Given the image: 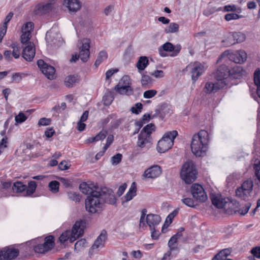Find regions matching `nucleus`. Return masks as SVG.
Listing matches in <instances>:
<instances>
[{"label":"nucleus","mask_w":260,"mask_h":260,"mask_svg":"<svg viewBox=\"0 0 260 260\" xmlns=\"http://www.w3.org/2000/svg\"><path fill=\"white\" fill-rule=\"evenodd\" d=\"M113 100V98L110 95H105L103 97L104 105L106 106L110 105Z\"/></svg>","instance_id":"338daca9"},{"label":"nucleus","mask_w":260,"mask_h":260,"mask_svg":"<svg viewBox=\"0 0 260 260\" xmlns=\"http://www.w3.org/2000/svg\"><path fill=\"white\" fill-rule=\"evenodd\" d=\"M63 6L68 9L71 15L75 14L81 8V3L79 0H63Z\"/></svg>","instance_id":"f3484780"},{"label":"nucleus","mask_w":260,"mask_h":260,"mask_svg":"<svg viewBox=\"0 0 260 260\" xmlns=\"http://www.w3.org/2000/svg\"><path fill=\"white\" fill-rule=\"evenodd\" d=\"M145 134L140 133L138 135L137 144V146L141 148L147 146L149 147L152 144L151 136H147Z\"/></svg>","instance_id":"6ab92c4d"},{"label":"nucleus","mask_w":260,"mask_h":260,"mask_svg":"<svg viewBox=\"0 0 260 260\" xmlns=\"http://www.w3.org/2000/svg\"><path fill=\"white\" fill-rule=\"evenodd\" d=\"M22 32L21 42L22 44V46L26 45V44H27V43H31L29 41V39L31 37L30 32Z\"/></svg>","instance_id":"8fccbe9b"},{"label":"nucleus","mask_w":260,"mask_h":260,"mask_svg":"<svg viewBox=\"0 0 260 260\" xmlns=\"http://www.w3.org/2000/svg\"><path fill=\"white\" fill-rule=\"evenodd\" d=\"M22 56L28 61H31L35 55V47L33 43H27L26 45L22 46Z\"/></svg>","instance_id":"dca6fc26"},{"label":"nucleus","mask_w":260,"mask_h":260,"mask_svg":"<svg viewBox=\"0 0 260 260\" xmlns=\"http://www.w3.org/2000/svg\"><path fill=\"white\" fill-rule=\"evenodd\" d=\"M52 7V4L50 3L38 5L35 8V14L39 15L46 14L51 10Z\"/></svg>","instance_id":"bb28decb"},{"label":"nucleus","mask_w":260,"mask_h":260,"mask_svg":"<svg viewBox=\"0 0 260 260\" xmlns=\"http://www.w3.org/2000/svg\"><path fill=\"white\" fill-rule=\"evenodd\" d=\"M79 188L81 192L85 194L91 196L95 191H99V188L95 187H92L86 182H83L80 185Z\"/></svg>","instance_id":"a878e982"},{"label":"nucleus","mask_w":260,"mask_h":260,"mask_svg":"<svg viewBox=\"0 0 260 260\" xmlns=\"http://www.w3.org/2000/svg\"><path fill=\"white\" fill-rule=\"evenodd\" d=\"M106 239V232L103 231L98 236L91 247L92 249H97L100 246L103 247Z\"/></svg>","instance_id":"cd10ccee"},{"label":"nucleus","mask_w":260,"mask_h":260,"mask_svg":"<svg viewBox=\"0 0 260 260\" xmlns=\"http://www.w3.org/2000/svg\"><path fill=\"white\" fill-rule=\"evenodd\" d=\"M190 192L193 198L200 202H205L207 200V196L202 185L194 184L190 188Z\"/></svg>","instance_id":"423d86ee"},{"label":"nucleus","mask_w":260,"mask_h":260,"mask_svg":"<svg viewBox=\"0 0 260 260\" xmlns=\"http://www.w3.org/2000/svg\"><path fill=\"white\" fill-rule=\"evenodd\" d=\"M155 126L154 124L150 123L146 125L141 131L142 133L146 134L147 136H151L152 132L154 131Z\"/></svg>","instance_id":"a18cd8bd"},{"label":"nucleus","mask_w":260,"mask_h":260,"mask_svg":"<svg viewBox=\"0 0 260 260\" xmlns=\"http://www.w3.org/2000/svg\"><path fill=\"white\" fill-rule=\"evenodd\" d=\"M254 83L256 86V93L260 98V70L256 69L254 73Z\"/></svg>","instance_id":"4c0bfd02"},{"label":"nucleus","mask_w":260,"mask_h":260,"mask_svg":"<svg viewBox=\"0 0 260 260\" xmlns=\"http://www.w3.org/2000/svg\"><path fill=\"white\" fill-rule=\"evenodd\" d=\"M198 172L196 166L191 160H188L182 166L180 172L181 179L186 184H190L194 181L197 177Z\"/></svg>","instance_id":"f03ea898"},{"label":"nucleus","mask_w":260,"mask_h":260,"mask_svg":"<svg viewBox=\"0 0 260 260\" xmlns=\"http://www.w3.org/2000/svg\"><path fill=\"white\" fill-rule=\"evenodd\" d=\"M137 190V189L136 183L135 182H133L132 183L128 192L122 199L123 200L122 204H123L125 202H127L132 200L136 196Z\"/></svg>","instance_id":"393cba45"},{"label":"nucleus","mask_w":260,"mask_h":260,"mask_svg":"<svg viewBox=\"0 0 260 260\" xmlns=\"http://www.w3.org/2000/svg\"><path fill=\"white\" fill-rule=\"evenodd\" d=\"M27 118V116H26L23 112H20L19 114L15 116V120L17 124L21 123L24 122Z\"/></svg>","instance_id":"3c124183"},{"label":"nucleus","mask_w":260,"mask_h":260,"mask_svg":"<svg viewBox=\"0 0 260 260\" xmlns=\"http://www.w3.org/2000/svg\"><path fill=\"white\" fill-rule=\"evenodd\" d=\"M122 155L120 153H117L111 157V163L113 165H117L121 161Z\"/></svg>","instance_id":"4d7b16f0"},{"label":"nucleus","mask_w":260,"mask_h":260,"mask_svg":"<svg viewBox=\"0 0 260 260\" xmlns=\"http://www.w3.org/2000/svg\"><path fill=\"white\" fill-rule=\"evenodd\" d=\"M226 85L225 81H216L215 82H208L204 88L205 92L208 94L216 92L219 89Z\"/></svg>","instance_id":"f8f14e48"},{"label":"nucleus","mask_w":260,"mask_h":260,"mask_svg":"<svg viewBox=\"0 0 260 260\" xmlns=\"http://www.w3.org/2000/svg\"><path fill=\"white\" fill-rule=\"evenodd\" d=\"M115 91L121 95H131L133 94L134 90L132 87L115 86Z\"/></svg>","instance_id":"473e14b6"},{"label":"nucleus","mask_w":260,"mask_h":260,"mask_svg":"<svg viewBox=\"0 0 260 260\" xmlns=\"http://www.w3.org/2000/svg\"><path fill=\"white\" fill-rule=\"evenodd\" d=\"M251 203H247L245 205V206L243 208L235 211V212L238 213L241 215H245L248 212L251 207Z\"/></svg>","instance_id":"603ef678"},{"label":"nucleus","mask_w":260,"mask_h":260,"mask_svg":"<svg viewBox=\"0 0 260 260\" xmlns=\"http://www.w3.org/2000/svg\"><path fill=\"white\" fill-rule=\"evenodd\" d=\"M37 188V183L34 181H31L28 182V186H26V189L25 192V197L31 196L36 191Z\"/></svg>","instance_id":"e433bc0d"},{"label":"nucleus","mask_w":260,"mask_h":260,"mask_svg":"<svg viewBox=\"0 0 260 260\" xmlns=\"http://www.w3.org/2000/svg\"><path fill=\"white\" fill-rule=\"evenodd\" d=\"M181 201L183 204L189 207H193L195 206L194 202L191 198H184L182 199Z\"/></svg>","instance_id":"e2e57ef3"},{"label":"nucleus","mask_w":260,"mask_h":260,"mask_svg":"<svg viewBox=\"0 0 260 260\" xmlns=\"http://www.w3.org/2000/svg\"><path fill=\"white\" fill-rule=\"evenodd\" d=\"M107 57L108 55L105 51L102 50L100 51L94 62V66L96 67H98L104 60H106Z\"/></svg>","instance_id":"a19ab883"},{"label":"nucleus","mask_w":260,"mask_h":260,"mask_svg":"<svg viewBox=\"0 0 260 260\" xmlns=\"http://www.w3.org/2000/svg\"><path fill=\"white\" fill-rule=\"evenodd\" d=\"M182 236V234L181 232H177L175 235L173 236L169 240L168 245L171 250H174L176 247L174 246V245L177 243L178 239Z\"/></svg>","instance_id":"c9c22d12"},{"label":"nucleus","mask_w":260,"mask_h":260,"mask_svg":"<svg viewBox=\"0 0 260 260\" xmlns=\"http://www.w3.org/2000/svg\"><path fill=\"white\" fill-rule=\"evenodd\" d=\"M236 196L243 200H246L249 196V193L246 192L245 190H244L242 187H239L236 190Z\"/></svg>","instance_id":"37998d69"},{"label":"nucleus","mask_w":260,"mask_h":260,"mask_svg":"<svg viewBox=\"0 0 260 260\" xmlns=\"http://www.w3.org/2000/svg\"><path fill=\"white\" fill-rule=\"evenodd\" d=\"M150 75L156 78H160L164 77V73L162 70H155L153 72L151 73Z\"/></svg>","instance_id":"774afa93"},{"label":"nucleus","mask_w":260,"mask_h":260,"mask_svg":"<svg viewBox=\"0 0 260 260\" xmlns=\"http://www.w3.org/2000/svg\"><path fill=\"white\" fill-rule=\"evenodd\" d=\"M18 249L11 247H7L0 251V260H11L15 259L19 254Z\"/></svg>","instance_id":"9b49d317"},{"label":"nucleus","mask_w":260,"mask_h":260,"mask_svg":"<svg viewBox=\"0 0 260 260\" xmlns=\"http://www.w3.org/2000/svg\"><path fill=\"white\" fill-rule=\"evenodd\" d=\"M209 134L205 130H201L193 136L191 143V151L197 157L203 156L208 149Z\"/></svg>","instance_id":"f257e3e1"},{"label":"nucleus","mask_w":260,"mask_h":260,"mask_svg":"<svg viewBox=\"0 0 260 260\" xmlns=\"http://www.w3.org/2000/svg\"><path fill=\"white\" fill-rule=\"evenodd\" d=\"M71 237H72V234L71 231L67 230L60 235L59 238V241L61 243H63L69 240L71 242Z\"/></svg>","instance_id":"c03bdc74"},{"label":"nucleus","mask_w":260,"mask_h":260,"mask_svg":"<svg viewBox=\"0 0 260 260\" xmlns=\"http://www.w3.org/2000/svg\"><path fill=\"white\" fill-rule=\"evenodd\" d=\"M38 67L42 73L49 79H53L55 76V70L54 68L45 63L44 60L40 59L37 61Z\"/></svg>","instance_id":"1a4fd4ad"},{"label":"nucleus","mask_w":260,"mask_h":260,"mask_svg":"<svg viewBox=\"0 0 260 260\" xmlns=\"http://www.w3.org/2000/svg\"><path fill=\"white\" fill-rule=\"evenodd\" d=\"M151 82V78L148 75H143L142 76L141 83L142 86H145Z\"/></svg>","instance_id":"052dcab7"},{"label":"nucleus","mask_w":260,"mask_h":260,"mask_svg":"<svg viewBox=\"0 0 260 260\" xmlns=\"http://www.w3.org/2000/svg\"><path fill=\"white\" fill-rule=\"evenodd\" d=\"M210 198L213 205L219 209L225 208L226 204H228V202L230 200L228 198H222L221 197L213 194L211 196Z\"/></svg>","instance_id":"412c9836"},{"label":"nucleus","mask_w":260,"mask_h":260,"mask_svg":"<svg viewBox=\"0 0 260 260\" xmlns=\"http://www.w3.org/2000/svg\"><path fill=\"white\" fill-rule=\"evenodd\" d=\"M231 250L230 249L225 248L220 251L212 259V260H225L227 256L230 255Z\"/></svg>","instance_id":"f704fd0d"},{"label":"nucleus","mask_w":260,"mask_h":260,"mask_svg":"<svg viewBox=\"0 0 260 260\" xmlns=\"http://www.w3.org/2000/svg\"><path fill=\"white\" fill-rule=\"evenodd\" d=\"M166 34L176 33L179 31V25L176 23H171L165 29Z\"/></svg>","instance_id":"79ce46f5"},{"label":"nucleus","mask_w":260,"mask_h":260,"mask_svg":"<svg viewBox=\"0 0 260 260\" xmlns=\"http://www.w3.org/2000/svg\"><path fill=\"white\" fill-rule=\"evenodd\" d=\"M51 120L50 119L46 118H42L38 121L39 126H46L50 124Z\"/></svg>","instance_id":"69168bd1"},{"label":"nucleus","mask_w":260,"mask_h":260,"mask_svg":"<svg viewBox=\"0 0 260 260\" xmlns=\"http://www.w3.org/2000/svg\"><path fill=\"white\" fill-rule=\"evenodd\" d=\"M131 79L128 76L125 75L122 77L119 83L116 86H125V87H131Z\"/></svg>","instance_id":"49530a36"},{"label":"nucleus","mask_w":260,"mask_h":260,"mask_svg":"<svg viewBox=\"0 0 260 260\" xmlns=\"http://www.w3.org/2000/svg\"><path fill=\"white\" fill-rule=\"evenodd\" d=\"M86 246V241L85 239H82L77 241L75 244V249H79L80 248Z\"/></svg>","instance_id":"680f3d73"},{"label":"nucleus","mask_w":260,"mask_h":260,"mask_svg":"<svg viewBox=\"0 0 260 260\" xmlns=\"http://www.w3.org/2000/svg\"><path fill=\"white\" fill-rule=\"evenodd\" d=\"M251 253L257 258H260V246H256L251 250Z\"/></svg>","instance_id":"0e129e2a"},{"label":"nucleus","mask_w":260,"mask_h":260,"mask_svg":"<svg viewBox=\"0 0 260 260\" xmlns=\"http://www.w3.org/2000/svg\"><path fill=\"white\" fill-rule=\"evenodd\" d=\"M178 135V132L176 131H172L166 133L161 139L164 140L167 142H170L173 146L174 144V140Z\"/></svg>","instance_id":"72a5a7b5"},{"label":"nucleus","mask_w":260,"mask_h":260,"mask_svg":"<svg viewBox=\"0 0 260 260\" xmlns=\"http://www.w3.org/2000/svg\"><path fill=\"white\" fill-rule=\"evenodd\" d=\"M100 191V198L103 203H108L110 205H115L116 199L112 189L107 187L99 188Z\"/></svg>","instance_id":"6e6552de"},{"label":"nucleus","mask_w":260,"mask_h":260,"mask_svg":"<svg viewBox=\"0 0 260 260\" xmlns=\"http://www.w3.org/2000/svg\"><path fill=\"white\" fill-rule=\"evenodd\" d=\"M85 223L82 220L77 221L74 224L72 230V237L71 238V243L74 242L77 239L81 237L84 234Z\"/></svg>","instance_id":"9d476101"},{"label":"nucleus","mask_w":260,"mask_h":260,"mask_svg":"<svg viewBox=\"0 0 260 260\" xmlns=\"http://www.w3.org/2000/svg\"><path fill=\"white\" fill-rule=\"evenodd\" d=\"M172 146L170 142H167L164 140L160 139L157 143V150L159 153H164L171 149Z\"/></svg>","instance_id":"c85d7f7f"},{"label":"nucleus","mask_w":260,"mask_h":260,"mask_svg":"<svg viewBox=\"0 0 260 260\" xmlns=\"http://www.w3.org/2000/svg\"><path fill=\"white\" fill-rule=\"evenodd\" d=\"M242 16L239 15L236 13H228L224 16V19L228 21H231L232 20H236L240 18Z\"/></svg>","instance_id":"13d9d810"},{"label":"nucleus","mask_w":260,"mask_h":260,"mask_svg":"<svg viewBox=\"0 0 260 260\" xmlns=\"http://www.w3.org/2000/svg\"><path fill=\"white\" fill-rule=\"evenodd\" d=\"M68 197L71 200L79 202L81 199V196L79 193L75 192H69L68 193Z\"/></svg>","instance_id":"5fc2aeb1"},{"label":"nucleus","mask_w":260,"mask_h":260,"mask_svg":"<svg viewBox=\"0 0 260 260\" xmlns=\"http://www.w3.org/2000/svg\"><path fill=\"white\" fill-rule=\"evenodd\" d=\"M12 190L14 193H22L24 196L26 185L24 184L22 182H15L12 187Z\"/></svg>","instance_id":"c756f323"},{"label":"nucleus","mask_w":260,"mask_h":260,"mask_svg":"<svg viewBox=\"0 0 260 260\" xmlns=\"http://www.w3.org/2000/svg\"><path fill=\"white\" fill-rule=\"evenodd\" d=\"M107 135V131L102 130L95 137L89 138L87 140L89 143H92L93 142L103 140L106 138Z\"/></svg>","instance_id":"58836bf2"},{"label":"nucleus","mask_w":260,"mask_h":260,"mask_svg":"<svg viewBox=\"0 0 260 260\" xmlns=\"http://www.w3.org/2000/svg\"><path fill=\"white\" fill-rule=\"evenodd\" d=\"M50 190L53 193H56L59 190V183L57 181H52L48 185Z\"/></svg>","instance_id":"09e8293b"},{"label":"nucleus","mask_w":260,"mask_h":260,"mask_svg":"<svg viewBox=\"0 0 260 260\" xmlns=\"http://www.w3.org/2000/svg\"><path fill=\"white\" fill-rule=\"evenodd\" d=\"M161 173L160 167L157 165H155L147 169L145 171L143 176L148 178H155L159 176Z\"/></svg>","instance_id":"aec40b11"},{"label":"nucleus","mask_w":260,"mask_h":260,"mask_svg":"<svg viewBox=\"0 0 260 260\" xmlns=\"http://www.w3.org/2000/svg\"><path fill=\"white\" fill-rule=\"evenodd\" d=\"M149 64L148 59L146 56H140L136 64V67L140 73L147 67Z\"/></svg>","instance_id":"2f4dec72"},{"label":"nucleus","mask_w":260,"mask_h":260,"mask_svg":"<svg viewBox=\"0 0 260 260\" xmlns=\"http://www.w3.org/2000/svg\"><path fill=\"white\" fill-rule=\"evenodd\" d=\"M80 81V77L77 75H71L64 79V84L68 87H72L74 84Z\"/></svg>","instance_id":"7c9ffc66"},{"label":"nucleus","mask_w":260,"mask_h":260,"mask_svg":"<svg viewBox=\"0 0 260 260\" xmlns=\"http://www.w3.org/2000/svg\"><path fill=\"white\" fill-rule=\"evenodd\" d=\"M10 47L13 49L12 55L15 58H18L20 56V47L17 43H12Z\"/></svg>","instance_id":"de8ad7c7"},{"label":"nucleus","mask_w":260,"mask_h":260,"mask_svg":"<svg viewBox=\"0 0 260 260\" xmlns=\"http://www.w3.org/2000/svg\"><path fill=\"white\" fill-rule=\"evenodd\" d=\"M214 77L217 81H225L227 84V79L230 77V69L225 64H222L214 73Z\"/></svg>","instance_id":"2eb2a0df"},{"label":"nucleus","mask_w":260,"mask_h":260,"mask_svg":"<svg viewBox=\"0 0 260 260\" xmlns=\"http://www.w3.org/2000/svg\"><path fill=\"white\" fill-rule=\"evenodd\" d=\"M102 204L100 191H95L91 196H88L85 203L86 210L91 213H95L100 210Z\"/></svg>","instance_id":"20e7f679"},{"label":"nucleus","mask_w":260,"mask_h":260,"mask_svg":"<svg viewBox=\"0 0 260 260\" xmlns=\"http://www.w3.org/2000/svg\"><path fill=\"white\" fill-rule=\"evenodd\" d=\"M90 42L88 39H85L83 41L82 46L80 47V51L78 55L75 54L72 55L70 59L71 62H75L79 58L83 62H86L89 58L90 52Z\"/></svg>","instance_id":"39448f33"},{"label":"nucleus","mask_w":260,"mask_h":260,"mask_svg":"<svg viewBox=\"0 0 260 260\" xmlns=\"http://www.w3.org/2000/svg\"><path fill=\"white\" fill-rule=\"evenodd\" d=\"M146 220L150 229H152V228H155L159 224L161 221V217L157 214H149L146 216Z\"/></svg>","instance_id":"5701e85b"},{"label":"nucleus","mask_w":260,"mask_h":260,"mask_svg":"<svg viewBox=\"0 0 260 260\" xmlns=\"http://www.w3.org/2000/svg\"><path fill=\"white\" fill-rule=\"evenodd\" d=\"M34 24L31 22H27L24 24L22 27L21 31L24 32H30L33 28Z\"/></svg>","instance_id":"6e6d98bb"},{"label":"nucleus","mask_w":260,"mask_h":260,"mask_svg":"<svg viewBox=\"0 0 260 260\" xmlns=\"http://www.w3.org/2000/svg\"><path fill=\"white\" fill-rule=\"evenodd\" d=\"M61 39L60 34L53 29L49 30L46 34V41L47 44L51 46L53 45L58 46Z\"/></svg>","instance_id":"4468645a"},{"label":"nucleus","mask_w":260,"mask_h":260,"mask_svg":"<svg viewBox=\"0 0 260 260\" xmlns=\"http://www.w3.org/2000/svg\"><path fill=\"white\" fill-rule=\"evenodd\" d=\"M246 72L240 66H236L230 70V78L231 79H239L245 76Z\"/></svg>","instance_id":"4be33fe9"},{"label":"nucleus","mask_w":260,"mask_h":260,"mask_svg":"<svg viewBox=\"0 0 260 260\" xmlns=\"http://www.w3.org/2000/svg\"><path fill=\"white\" fill-rule=\"evenodd\" d=\"M41 239V238L34 239L30 243L36 252L45 253L52 248L54 237L52 236H48L44 239V242L43 243H39Z\"/></svg>","instance_id":"7ed1b4c3"},{"label":"nucleus","mask_w":260,"mask_h":260,"mask_svg":"<svg viewBox=\"0 0 260 260\" xmlns=\"http://www.w3.org/2000/svg\"><path fill=\"white\" fill-rule=\"evenodd\" d=\"M157 93V91L150 89L145 91L143 93V96L145 99H150L154 97Z\"/></svg>","instance_id":"bf43d9fd"},{"label":"nucleus","mask_w":260,"mask_h":260,"mask_svg":"<svg viewBox=\"0 0 260 260\" xmlns=\"http://www.w3.org/2000/svg\"><path fill=\"white\" fill-rule=\"evenodd\" d=\"M186 70L190 71L192 80L196 81L205 71L204 65L199 62L191 63L186 67Z\"/></svg>","instance_id":"0eeeda50"},{"label":"nucleus","mask_w":260,"mask_h":260,"mask_svg":"<svg viewBox=\"0 0 260 260\" xmlns=\"http://www.w3.org/2000/svg\"><path fill=\"white\" fill-rule=\"evenodd\" d=\"M246 35L244 33L242 32H234L231 34L230 37L228 39H233L234 42H230L227 44L228 46H231L236 43H240L244 42L246 39Z\"/></svg>","instance_id":"b1692460"},{"label":"nucleus","mask_w":260,"mask_h":260,"mask_svg":"<svg viewBox=\"0 0 260 260\" xmlns=\"http://www.w3.org/2000/svg\"><path fill=\"white\" fill-rule=\"evenodd\" d=\"M181 48V46L179 45L175 47L171 43L167 42L163 44L160 48H159V53L161 56L165 57L166 54L164 51L171 52L173 51L171 56H175L179 53Z\"/></svg>","instance_id":"ddd939ff"},{"label":"nucleus","mask_w":260,"mask_h":260,"mask_svg":"<svg viewBox=\"0 0 260 260\" xmlns=\"http://www.w3.org/2000/svg\"><path fill=\"white\" fill-rule=\"evenodd\" d=\"M253 186V183L251 179H248L245 181L241 185L240 187L245 190L246 192L249 193V194L252 190Z\"/></svg>","instance_id":"ea45409f"},{"label":"nucleus","mask_w":260,"mask_h":260,"mask_svg":"<svg viewBox=\"0 0 260 260\" xmlns=\"http://www.w3.org/2000/svg\"><path fill=\"white\" fill-rule=\"evenodd\" d=\"M229 58L235 63H242L246 60L247 54L244 50H240L229 54Z\"/></svg>","instance_id":"a211bd4d"},{"label":"nucleus","mask_w":260,"mask_h":260,"mask_svg":"<svg viewBox=\"0 0 260 260\" xmlns=\"http://www.w3.org/2000/svg\"><path fill=\"white\" fill-rule=\"evenodd\" d=\"M142 108V104L141 103H137L131 108L130 111L133 113L139 114L141 112Z\"/></svg>","instance_id":"864d4df0"}]
</instances>
